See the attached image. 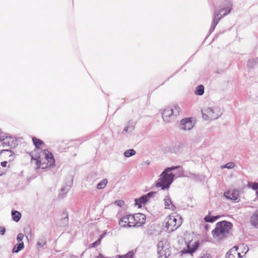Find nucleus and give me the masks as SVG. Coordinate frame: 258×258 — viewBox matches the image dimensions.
I'll list each match as a JSON object with an SVG mask.
<instances>
[{
	"instance_id": "31",
	"label": "nucleus",
	"mask_w": 258,
	"mask_h": 258,
	"mask_svg": "<svg viewBox=\"0 0 258 258\" xmlns=\"http://www.w3.org/2000/svg\"><path fill=\"white\" fill-rule=\"evenodd\" d=\"M133 255H134L133 252L131 251H129L128 253H127L125 255H118V257L119 258H133Z\"/></svg>"
},
{
	"instance_id": "30",
	"label": "nucleus",
	"mask_w": 258,
	"mask_h": 258,
	"mask_svg": "<svg viewBox=\"0 0 258 258\" xmlns=\"http://www.w3.org/2000/svg\"><path fill=\"white\" fill-rule=\"evenodd\" d=\"M257 63V60L255 59H252L248 60L247 66L249 68L253 67Z\"/></svg>"
},
{
	"instance_id": "1",
	"label": "nucleus",
	"mask_w": 258,
	"mask_h": 258,
	"mask_svg": "<svg viewBox=\"0 0 258 258\" xmlns=\"http://www.w3.org/2000/svg\"><path fill=\"white\" fill-rule=\"evenodd\" d=\"M179 167V166H175L166 168L160 174L159 178L156 183V186L161 187L162 190L168 189L175 177V175L170 172Z\"/></svg>"
},
{
	"instance_id": "25",
	"label": "nucleus",
	"mask_w": 258,
	"mask_h": 258,
	"mask_svg": "<svg viewBox=\"0 0 258 258\" xmlns=\"http://www.w3.org/2000/svg\"><path fill=\"white\" fill-rule=\"evenodd\" d=\"M32 141L33 144L36 148H39L41 145L44 144L42 140L38 139L36 137H33L32 138Z\"/></svg>"
},
{
	"instance_id": "20",
	"label": "nucleus",
	"mask_w": 258,
	"mask_h": 258,
	"mask_svg": "<svg viewBox=\"0 0 258 258\" xmlns=\"http://www.w3.org/2000/svg\"><path fill=\"white\" fill-rule=\"evenodd\" d=\"M220 217V215H217L215 216L207 215L204 217V220L206 222L213 223L219 219Z\"/></svg>"
},
{
	"instance_id": "46",
	"label": "nucleus",
	"mask_w": 258,
	"mask_h": 258,
	"mask_svg": "<svg viewBox=\"0 0 258 258\" xmlns=\"http://www.w3.org/2000/svg\"><path fill=\"white\" fill-rule=\"evenodd\" d=\"M3 151H8V150H3Z\"/></svg>"
},
{
	"instance_id": "45",
	"label": "nucleus",
	"mask_w": 258,
	"mask_h": 258,
	"mask_svg": "<svg viewBox=\"0 0 258 258\" xmlns=\"http://www.w3.org/2000/svg\"><path fill=\"white\" fill-rule=\"evenodd\" d=\"M235 253H236L237 255H240V253H236V252H235Z\"/></svg>"
},
{
	"instance_id": "16",
	"label": "nucleus",
	"mask_w": 258,
	"mask_h": 258,
	"mask_svg": "<svg viewBox=\"0 0 258 258\" xmlns=\"http://www.w3.org/2000/svg\"><path fill=\"white\" fill-rule=\"evenodd\" d=\"M250 221L253 226L258 228V209L252 214Z\"/></svg>"
},
{
	"instance_id": "37",
	"label": "nucleus",
	"mask_w": 258,
	"mask_h": 258,
	"mask_svg": "<svg viewBox=\"0 0 258 258\" xmlns=\"http://www.w3.org/2000/svg\"><path fill=\"white\" fill-rule=\"evenodd\" d=\"M45 243L46 242L43 240H39L37 242V245L41 247H43L45 244Z\"/></svg>"
},
{
	"instance_id": "28",
	"label": "nucleus",
	"mask_w": 258,
	"mask_h": 258,
	"mask_svg": "<svg viewBox=\"0 0 258 258\" xmlns=\"http://www.w3.org/2000/svg\"><path fill=\"white\" fill-rule=\"evenodd\" d=\"M134 129H135V126L133 124V122L132 123L129 122L128 125L124 127L122 133H123L124 132L131 133L134 130Z\"/></svg>"
},
{
	"instance_id": "39",
	"label": "nucleus",
	"mask_w": 258,
	"mask_h": 258,
	"mask_svg": "<svg viewBox=\"0 0 258 258\" xmlns=\"http://www.w3.org/2000/svg\"><path fill=\"white\" fill-rule=\"evenodd\" d=\"M6 232V229L4 227H0V234L4 235Z\"/></svg>"
},
{
	"instance_id": "40",
	"label": "nucleus",
	"mask_w": 258,
	"mask_h": 258,
	"mask_svg": "<svg viewBox=\"0 0 258 258\" xmlns=\"http://www.w3.org/2000/svg\"><path fill=\"white\" fill-rule=\"evenodd\" d=\"M226 258H235V256L233 254L231 253H227L226 254Z\"/></svg>"
},
{
	"instance_id": "34",
	"label": "nucleus",
	"mask_w": 258,
	"mask_h": 258,
	"mask_svg": "<svg viewBox=\"0 0 258 258\" xmlns=\"http://www.w3.org/2000/svg\"><path fill=\"white\" fill-rule=\"evenodd\" d=\"M24 238V235L22 233H19L17 236V240L20 242Z\"/></svg>"
},
{
	"instance_id": "27",
	"label": "nucleus",
	"mask_w": 258,
	"mask_h": 258,
	"mask_svg": "<svg viewBox=\"0 0 258 258\" xmlns=\"http://www.w3.org/2000/svg\"><path fill=\"white\" fill-rule=\"evenodd\" d=\"M136 152L134 149H131L126 150L123 153V155L124 156V157L128 158L132 156L135 155L136 154Z\"/></svg>"
},
{
	"instance_id": "11",
	"label": "nucleus",
	"mask_w": 258,
	"mask_h": 258,
	"mask_svg": "<svg viewBox=\"0 0 258 258\" xmlns=\"http://www.w3.org/2000/svg\"><path fill=\"white\" fill-rule=\"evenodd\" d=\"M32 161H35L37 165V168H41L42 169H45L47 168L48 165V162L46 163L45 161L43 159V157H41L40 156L35 155V157L32 156Z\"/></svg>"
},
{
	"instance_id": "22",
	"label": "nucleus",
	"mask_w": 258,
	"mask_h": 258,
	"mask_svg": "<svg viewBox=\"0 0 258 258\" xmlns=\"http://www.w3.org/2000/svg\"><path fill=\"white\" fill-rule=\"evenodd\" d=\"M72 182L73 180L68 183H66L65 185L61 187V192H62V195H66L70 190Z\"/></svg>"
},
{
	"instance_id": "42",
	"label": "nucleus",
	"mask_w": 258,
	"mask_h": 258,
	"mask_svg": "<svg viewBox=\"0 0 258 258\" xmlns=\"http://www.w3.org/2000/svg\"><path fill=\"white\" fill-rule=\"evenodd\" d=\"M210 228V226L208 224H206L205 226V229L206 231H208Z\"/></svg>"
},
{
	"instance_id": "44",
	"label": "nucleus",
	"mask_w": 258,
	"mask_h": 258,
	"mask_svg": "<svg viewBox=\"0 0 258 258\" xmlns=\"http://www.w3.org/2000/svg\"><path fill=\"white\" fill-rule=\"evenodd\" d=\"M146 163L148 165H149V164H150V162H149V161H146Z\"/></svg>"
},
{
	"instance_id": "12",
	"label": "nucleus",
	"mask_w": 258,
	"mask_h": 258,
	"mask_svg": "<svg viewBox=\"0 0 258 258\" xmlns=\"http://www.w3.org/2000/svg\"><path fill=\"white\" fill-rule=\"evenodd\" d=\"M199 242L198 241L195 242L192 245L188 244L186 245V247L184 248L181 250V252L182 253L192 254L197 250V249L199 247Z\"/></svg>"
},
{
	"instance_id": "32",
	"label": "nucleus",
	"mask_w": 258,
	"mask_h": 258,
	"mask_svg": "<svg viewBox=\"0 0 258 258\" xmlns=\"http://www.w3.org/2000/svg\"><path fill=\"white\" fill-rule=\"evenodd\" d=\"M234 166V164L232 162H229L224 165L223 168H226L227 169H232Z\"/></svg>"
},
{
	"instance_id": "38",
	"label": "nucleus",
	"mask_w": 258,
	"mask_h": 258,
	"mask_svg": "<svg viewBox=\"0 0 258 258\" xmlns=\"http://www.w3.org/2000/svg\"><path fill=\"white\" fill-rule=\"evenodd\" d=\"M115 204L117 205H118V206L121 207L123 205L124 202L121 200H118V201H115Z\"/></svg>"
},
{
	"instance_id": "36",
	"label": "nucleus",
	"mask_w": 258,
	"mask_h": 258,
	"mask_svg": "<svg viewBox=\"0 0 258 258\" xmlns=\"http://www.w3.org/2000/svg\"><path fill=\"white\" fill-rule=\"evenodd\" d=\"M251 188L253 190H257L258 189V182H253L252 183Z\"/></svg>"
},
{
	"instance_id": "43",
	"label": "nucleus",
	"mask_w": 258,
	"mask_h": 258,
	"mask_svg": "<svg viewBox=\"0 0 258 258\" xmlns=\"http://www.w3.org/2000/svg\"><path fill=\"white\" fill-rule=\"evenodd\" d=\"M105 234V233H103L101 235H100L99 237V239H100V241L101 240V239L103 238V237H104V235Z\"/></svg>"
},
{
	"instance_id": "2",
	"label": "nucleus",
	"mask_w": 258,
	"mask_h": 258,
	"mask_svg": "<svg viewBox=\"0 0 258 258\" xmlns=\"http://www.w3.org/2000/svg\"><path fill=\"white\" fill-rule=\"evenodd\" d=\"M232 227V224L227 221H222L217 223L215 228L212 234L214 238L221 239L228 234Z\"/></svg>"
},
{
	"instance_id": "17",
	"label": "nucleus",
	"mask_w": 258,
	"mask_h": 258,
	"mask_svg": "<svg viewBox=\"0 0 258 258\" xmlns=\"http://www.w3.org/2000/svg\"><path fill=\"white\" fill-rule=\"evenodd\" d=\"M165 203V209H171L174 210L175 209V206L172 204L171 199L169 196H166L164 200Z\"/></svg>"
},
{
	"instance_id": "24",
	"label": "nucleus",
	"mask_w": 258,
	"mask_h": 258,
	"mask_svg": "<svg viewBox=\"0 0 258 258\" xmlns=\"http://www.w3.org/2000/svg\"><path fill=\"white\" fill-rule=\"evenodd\" d=\"M69 223V217L68 215L66 213L64 217L62 218L59 222V226L61 227H65L68 225Z\"/></svg>"
},
{
	"instance_id": "5",
	"label": "nucleus",
	"mask_w": 258,
	"mask_h": 258,
	"mask_svg": "<svg viewBox=\"0 0 258 258\" xmlns=\"http://www.w3.org/2000/svg\"><path fill=\"white\" fill-rule=\"evenodd\" d=\"M203 118L205 120H214L218 118L222 114L220 108L208 107L202 110Z\"/></svg>"
},
{
	"instance_id": "8",
	"label": "nucleus",
	"mask_w": 258,
	"mask_h": 258,
	"mask_svg": "<svg viewBox=\"0 0 258 258\" xmlns=\"http://www.w3.org/2000/svg\"><path fill=\"white\" fill-rule=\"evenodd\" d=\"M157 194L156 191H151L146 195H143L138 199H136L135 205L138 206L139 208L142 207V204H145L152 198L154 197L155 195Z\"/></svg>"
},
{
	"instance_id": "33",
	"label": "nucleus",
	"mask_w": 258,
	"mask_h": 258,
	"mask_svg": "<svg viewBox=\"0 0 258 258\" xmlns=\"http://www.w3.org/2000/svg\"><path fill=\"white\" fill-rule=\"evenodd\" d=\"M199 258H212V256L210 254L206 253L202 254Z\"/></svg>"
},
{
	"instance_id": "26",
	"label": "nucleus",
	"mask_w": 258,
	"mask_h": 258,
	"mask_svg": "<svg viewBox=\"0 0 258 258\" xmlns=\"http://www.w3.org/2000/svg\"><path fill=\"white\" fill-rule=\"evenodd\" d=\"M108 180L107 179H103L100 181L97 185V188L98 189H102L104 188L107 185Z\"/></svg>"
},
{
	"instance_id": "9",
	"label": "nucleus",
	"mask_w": 258,
	"mask_h": 258,
	"mask_svg": "<svg viewBox=\"0 0 258 258\" xmlns=\"http://www.w3.org/2000/svg\"><path fill=\"white\" fill-rule=\"evenodd\" d=\"M194 123L191 118H185L181 120L179 128L183 131H189L193 128Z\"/></svg>"
},
{
	"instance_id": "10",
	"label": "nucleus",
	"mask_w": 258,
	"mask_h": 258,
	"mask_svg": "<svg viewBox=\"0 0 258 258\" xmlns=\"http://www.w3.org/2000/svg\"><path fill=\"white\" fill-rule=\"evenodd\" d=\"M39 156L41 157H44L43 159L44 161H47L49 163V166L51 167L54 165L55 160L53 158L52 154L49 152L47 150L42 151Z\"/></svg>"
},
{
	"instance_id": "23",
	"label": "nucleus",
	"mask_w": 258,
	"mask_h": 258,
	"mask_svg": "<svg viewBox=\"0 0 258 258\" xmlns=\"http://www.w3.org/2000/svg\"><path fill=\"white\" fill-rule=\"evenodd\" d=\"M204 93V86L203 85H199L196 87L195 94L197 95L201 96Z\"/></svg>"
},
{
	"instance_id": "18",
	"label": "nucleus",
	"mask_w": 258,
	"mask_h": 258,
	"mask_svg": "<svg viewBox=\"0 0 258 258\" xmlns=\"http://www.w3.org/2000/svg\"><path fill=\"white\" fill-rule=\"evenodd\" d=\"M119 225L122 227H131L127 215H125L120 219Z\"/></svg>"
},
{
	"instance_id": "29",
	"label": "nucleus",
	"mask_w": 258,
	"mask_h": 258,
	"mask_svg": "<svg viewBox=\"0 0 258 258\" xmlns=\"http://www.w3.org/2000/svg\"><path fill=\"white\" fill-rule=\"evenodd\" d=\"M127 216L131 227H136V225L135 224V218H134L133 215H128Z\"/></svg>"
},
{
	"instance_id": "3",
	"label": "nucleus",
	"mask_w": 258,
	"mask_h": 258,
	"mask_svg": "<svg viewBox=\"0 0 258 258\" xmlns=\"http://www.w3.org/2000/svg\"><path fill=\"white\" fill-rule=\"evenodd\" d=\"M181 109L178 105L172 107L165 108L162 113V118L166 122L174 121L177 116L179 115Z\"/></svg>"
},
{
	"instance_id": "6",
	"label": "nucleus",
	"mask_w": 258,
	"mask_h": 258,
	"mask_svg": "<svg viewBox=\"0 0 258 258\" xmlns=\"http://www.w3.org/2000/svg\"><path fill=\"white\" fill-rule=\"evenodd\" d=\"M157 246L158 258H166L170 255V246L166 240L159 241Z\"/></svg>"
},
{
	"instance_id": "41",
	"label": "nucleus",
	"mask_w": 258,
	"mask_h": 258,
	"mask_svg": "<svg viewBox=\"0 0 258 258\" xmlns=\"http://www.w3.org/2000/svg\"><path fill=\"white\" fill-rule=\"evenodd\" d=\"M7 163H8L7 161H5L2 162L1 164L2 167H5L7 166Z\"/></svg>"
},
{
	"instance_id": "35",
	"label": "nucleus",
	"mask_w": 258,
	"mask_h": 258,
	"mask_svg": "<svg viewBox=\"0 0 258 258\" xmlns=\"http://www.w3.org/2000/svg\"><path fill=\"white\" fill-rule=\"evenodd\" d=\"M100 239H98L92 244V247H96L100 244Z\"/></svg>"
},
{
	"instance_id": "4",
	"label": "nucleus",
	"mask_w": 258,
	"mask_h": 258,
	"mask_svg": "<svg viewBox=\"0 0 258 258\" xmlns=\"http://www.w3.org/2000/svg\"><path fill=\"white\" fill-rule=\"evenodd\" d=\"M232 9V4L230 2H228L225 7L221 8L218 13L215 12L213 23L209 30L210 33H211L214 30L221 18L229 14Z\"/></svg>"
},
{
	"instance_id": "7",
	"label": "nucleus",
	"mask_w": 258,
	"mask_h": 258,
	"mask_svg": "<svg viewBox=\"0 0 258 258\" xmlns=\"http://www.w3.org/2000/svg\"><path fill=\"white\" fill-rule=\"evenodd\" d=\"M165 230L170 233L176 230L180 225V222L179 221L177 224V219L173 216L169 215L167 216L163 222Z\"/></svg>"
},
{
	"instance_id": "19",
	"label": "nucleus",
	"mask_w": 258,
	"mask_h": 258,
	"mask_svg": "<svg viewBox=\"0 0 258 258\" xmlns=\"http://www.w3.org/2000/svg\"><path fill=\"white\" fill-rule=\"evenodd\" d=\"M11 215L12 219L16 222H19L21 218V213L16 210H12Z\"/></svg>"
},
{
	"instance_id": "15",
	"label": "nucleus",
	"mask_w": 258,
	"mask_h": 258,
	"mask_svg": "<svg viewBox=\"0 0 258 258\" xmlns=\"http://www.w3.org/2000/svg\"><path fill=\"white\" fill-rule=\"evenodd\" d=\"M224 196L228 200L236 201L239 198V190L234 189L231 191H226L224 194Z\"/></svg>"
},
{
	"instance_id": "13",
	"label": "nucleus",
	"mask_w": 258,
	"mask_h": 258,
	"mask_svg": "<svg viewBox=\"0 0 258 258\" xmlns=\"http://www.w3.org/2000/svg\"><path fill=\"white\" fill-rule=\"evenodd\" d=\"M133 216L134 218H135L136 227H140L145 223L146 221V216L144 214L137 213L133 215Z\"/></svg>"
},
{
	"instance_id": "21",
	"label": "nucleus",
	"mask_w": 258,
	"mask_h": 258,
	"mask_svg": "<svg viewBox=\"0 0 258 258\" xmlns=\"http://www.w3.org/2000/svg\"><path fill=\"white\" fill-rule=\"evenodd\" d=\"M24 247V242L21 241L17 243L12 250L13 253H18Z\"/></svg>"
},
{
	"instance_id": "14",
	"label": "nucleus",
	"mask_w": 258,
	"mask_h": 258,
	"mask_svg": "<svg viewBox=\"0 0 258 258\" xmlns=\"http://www.w3.org/2000/svg\"><path fill=\"white\" fill-rule=\"evenodd\" d=\"M16 142L15 139L12 137L6 136L1 140L2 145L3 147H12L15 145V143Z\"/></svg>"
}]
</instances>
